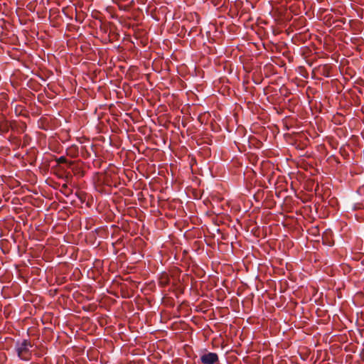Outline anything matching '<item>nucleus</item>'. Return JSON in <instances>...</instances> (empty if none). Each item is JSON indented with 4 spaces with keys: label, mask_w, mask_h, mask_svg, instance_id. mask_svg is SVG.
Instances as JSON below:
<instances>
[{
    "label": "nucleus",
    "mask_w": 364,
    "mask_h": 364,
    "mask_svg": "<svg viewBox=\"0 0 364 364\" xmlns=\"http://www.w3.org/2000/svg\"><path fill=\"white\" fill-rule=\"evenodd\" d=\"M56 162L58 164L67 163L68 160L65 156H60L56 159Z\"/></svg>",
    "instance_id": "obj_4"
},
{
    "label": "nucleus",
    "mask_w": 364,
    "mask_h": 364,
    "mask_svg": "<svg viewBox=\"0 0 364 364\" xmlns=\"http://www.w3.org/2000/svg\"><path fill=\"white\" fill-rule=\"evenodd\" d=\"M63 188H67V185H66V184H64V185L63 186Z\"/></svg>",
    "instance_id": "obj_5"
},
{
    "label": "nucleus",
    "mask_w": 364,
    "mask_h": 364,
    "mask_svg": "<svg viewBox=\"0 0 364 364\" xmlns=\"http://www.w3.org/2000/svg\"><path fill=\"white\" fill-rule=\"evenodd\" d=\"M32 347L31 342L24 339L21 342H18L16 345V351L18 356L23 360H28L31 358V353L30 348Z\"/></svg>",
    "instance_id": "obj_1"
},
{
    "label": "nucleus",
    "mask_w": 364,
    "mask_h": 364,
    "mask_svg": "<svg viewBox=\"0 0 364 364\" xmlns=\"http://www.w3.org/2000/svg\"><path fill=\"white\" fill-rule=\"evenodd\" d=\"M9 131V127L6 123L0 124V134H3Z\"/></svg>",
    "instance_id": "obj_3"
},
{
    "label": "nucleus",
    "mask_w": 364,
    "mask_h": 364,
    "mask_svg": "<svg viewBox=\"0 0 364 364\" xmlns=\"http://www.w3.org/2000/svg\"><path fill=\"white\" fill-rule=\"evenodd\" d=\"M200 359L203 364H214L218 361V355L215 353L208 352L202 355Z\"/></svg>",
    "instance_id": "obj_2"
}]
</instances>
